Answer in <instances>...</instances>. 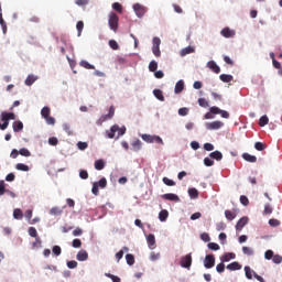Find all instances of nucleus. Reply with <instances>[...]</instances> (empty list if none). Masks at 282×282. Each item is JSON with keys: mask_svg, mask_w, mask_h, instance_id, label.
<instances>
[{"mask_svg": "<svg viewBox=\"0 0 282 282\" xmlns=\"http://www.w3.org/2000/svg\"><path fill=\"white\" fill-rule=\"evenodd\" d=\"M51 113H52V109H50V107L47 106L43 107L41 110V116L46 121V124L55 126L56 119L54 117H51L50 116Z\"/></svg>", "mask_w": 282, "mask_h": 282, "instance_id": "nucleus-1", "label": "nucleus"}, {"mask_svg": "<svg viewBox=\"0 0 282 282\" xmlns=\"http://www.w3.org/2000/svg\"><path fill=\"white\" fill-rule=\"evenodd\" d=\"M120 19L118 18V14L116 12H110L109 19H108V25L112 32H118V23Z\"/></svg>", "mask_w": 282, "mask_h": 282, "instance_id": "nucleus-2", "label": "nucleus"}, {"mask_svg": "<svg viewBox=\"0 0 282 282\" xmlns=\"http://www.w3.org/2000/svg\"><path fill=\"white\" fill-rule=\"evenodd\" d=\"M141 138L144 142H148V144H153V142L156 144H164V141L160 135L142 134Z\"/></svg>", "mask_w": 282, "mask_h": 282, "instance_id": "nucleus-3", "label": "nucleus"}, {"mask_svg": "<svg viewBox=\"0 0 282 282\" xmlns=\"http://www.w3.org/2000/svg\"><path fill=\"white\" fill-rule=\"evenodd\" d=\"M98 188H107V178L102 177L100 181L93 184L91 193L93 195H99Z\"/></svg>", "mask_w": 282, "mask_h": 282, "instance_id": "nucleus-4", "label": "nucleus"}, {"mask_svg": "<svg viewBox=\"0 0 282 282\" xmlns=\"http://www.w3.org/2000/svg\"><path fill=\"white\" fill-rule=\"evenodd\" d=\"M205 127L208 131H217L221 129V127H224V122L221 121L207 122Z\"/></svg>", "mask_w": 282, "mask_h": 282, "instance_id": "nucleus-5", "label": "nucleus"}, {"mask_svg": "<svg viewBox=\"0 0 282 282\" xmlns=\"http://www.w3.org/2000/svg\"><path fill=\"white\" fill-rule=\"evenodd\" d=\"M191 265H193V256L188 253L181 259V267L186 268L188 270L191 269Z\"/></svg>", "mask_w": 282, "mask_h": 282, "instance_id": "nucleus-6", "label": "nucleus"}, {"mask_svg": "<svg viewBox=\"0 0 282 282\" xmlns=\"http://www.w3.org/2000/svg\"><path fill=\"white\" fill-rule=\"evenodd\" d=\"M204 267L207 270H210V268H215V256L207 254L204 260Z\"/></svg>", "mask_w": 282, "mask_h": 282, "instance_id": "nucleus-7", "label": "nucleus"}, {"mask_svg": "<svg viewBox=\"0 0 282 282\" xmlns=\"http://www.w3.org/2000/svg\"><path fill=\"white\" fill-rule=\"evenodd\" d=\"M133 10H134L137 17H139V19H141V17L147 13V8H144V7H143L142 4H140V3H135V4L133 6Z\"/></svg>", "mask_w": 282, "mask_h": 282, "instance_id": "nucleus-8", "label": "nucleus"}, {"mask_svg": "<svg viewBox=\"0 0 282 282\" xmlns=\"http://www.w3.org/2000/svg\"><path fill=\"white\" fill-rule=\"evenodd\" d=\"M248 224V217H242L238 220V223L236 224V230H238L239 232H241V230H243V228L246 227V225Z\"/></svg>", "mask_w": 282, "mask_h": 282, "instance_id": "nucleus-9", "label": "nucleus"}, {"mask_svg": "<svg viewBox=\"0 0 282 282\" xmlns=\"http://www.w3.org/2000/svg\"><path fill=\"white\" fill-rule=\"evenodd\" d=\"M162 199H166L167 202H180V196H177V194L167 193L162 195Z\"/></svg>", "mask_w": 282, "mask_h": 282, "instance_id": "nucleus-10", "label": "nucleus"}, {"mask_svg": "<svg viewBox=\"0 0 282 282\" xmlns=\"http://www.w3.org/2000/svg\"><path fill=\"white\" fill-rule=\"evenodd\" d=\"M207 67L210 68L214 74H219L221 72V68L219 67V65H217L215 61H209L207 63Z\"/></svg>", "mask_w": 282, "mask_h": 282, "instance_id": "nucleus-11", "label": "nucleus"}, {"mask_svg": "<svg viewBox=\"0 0 282 282\" xmlns=\"http://www.w3.org/2000/svg\"><path fill=\"white\" fill-rule=\"evenodd\" d=\"M77 261H87L89 259V253L84 249L79 250L76 256Z\"/></svg>", "mask_w": 282, "mask_h": 282, "instance_id": "nucleus-12", "label": "nucleus"}, {"mask_svg": "<svg viewBox=\"0 0 282 282\" xmlns=\"http://www.w3.org/2000/svg\"><path fill=\"white\" fill-rule=\"evenodd\" d=\"M221 36H225V39H232L235 36V31L230 30V28H225L220 32Z\"/></svg>", "mask_w": 282, "mask_h": 282, "instance_id": "nucleus-13", "label": "nucleus"}, {"mask_svg": "<svg viewBox=\"0 0 282 282\" xmlns=\"http://www.w3.org/2000/svg\"><path fill=\"white\" fill-rule=\"evenodd\" d=\"M147 242H148V246L151 250H153L155 248V236L153 234H150L148 237H147Z\"/></svg>", "mask_w": 282, "mask_h": 282, "instance_id": "nucleus-14", "label": "nucleus"}, {"mask_svg": "<svg viewBox=\"0 0 282 282\" xmlns=\"http://www.w3.org/2000/svg\"><path fill=\"white\" fill-rule=\"evenodd\" d=\"M17 116L13 112H2L1 113V120H7L8 122L10 120H15Z\"/></svg>", "mask_w": 282, "mask_h": 282, "instance_id": "nucleus-15", "label": "nucleus"}, {"mask_svg": "<svg viewBox=\"0 0 282 282\" xmlns=\"http://www.w3.org/2000/svg\"><path fill=\"white\" fill-rule=\"evenodd\" d=\"M36 80H39V77L34 76V75H29L24 82V84L28 87H32V85H34V83H36Z\"/></svg>", "mask_w": 282, "mask_h": 282, "instance_id": "nucleus-16", "label": "nucleus"}, {"mask_svg": "<svg viewBox=\"0 0 282 282\" xmlns=\"http://www.w3.org/2000/svg\"><path fill=\"white\" fill-rule=\"evenodd\" d=\"M115 115H116V108H115L113 106H111V107L109 108L108 115L102 116V117H101V120H102V121H105V120H111V118H113Z\"/></svg>", "mask_w": 282, "mask_h": 282, "instance_id": "nucleus-17", "label": "nucleus"}, {"mask_svg": "<svg viewBox=\"0 0 282 282\" xmlns=\"http://www.w3.org/2000/svg\"><path fill=\"white\" fill-rule=\"evenodd\" d=\"M181 56H187V54H195V47L186 46L185 48L181 50Z\"/></svg>", "mask_w": 282, "mask_h": 282, "instance_id": "nucleus-18", "label": "nucleus"}, {"mask_svg": "<svg viewBox=\"0 0 282 282\" xmlns=\"http://www.w3.org/2000/svg\"><path fill=\"white\" fill-rule=\"evenodd\" d=\"M242 160H245L246 162H250L251 164H254V162H257V156L251 155L250 153H243Z\"/></svg>", "mask_w": 282, "mask_h": 282, "instance_id": "nucleus-19", "label": "nucleus"}, {"mask_svg": "<svg viewBox=\"0 0 282 282\" xmlns=\"http://www.w3.org/2000/svg\"><path fill=\"white\" fill-rule=\"evenodd\" d=\"M209 158H212V160H217V162H220V160H224V154H221L220 151H214L209 154Z\"/></svg>", "mask_w": 282, "mask_h": 282, "instance_id": "nucleus-20", "label": "nucleus"}, {"mask_svg": "<svg viewBox=\"0 0 282 282\" xmlns=\"http://www.w3.org/2000/svg\"><path fill=\"white\" fill-rule=\"evenodd\" d=\"M182 91H184V80L181 79L175 84L174 93L182 94Z\"/></svg>", "mask_w": 282, "mask_h": 282, "instance_id": "nucleus-21", "label": "nucleus"}, {"mask_svg": "<svg viewBox=\"0 0 282 282\" xmlns=\"http://www.w3.org/2000/svg\"><path fill=\"white\" fill-rule=\"evenodd\" d=\"M129 250V247H123L120 251L116 253L117 262L120 263V260L124 257V252Z\"/></svg>", "mask_w": 282, "mask_h": 282, "instance_id": "nucleus-22", "label": "nucleus"}, {"mask_svg": "<svg viewBox=\"0 0 282 282\" xmlns=\"http://www.w3.org/2000/svg\"><path fill=\"white\" fill-rule=\"evenodd\" d=\"M225 217L228 219V221H232L237 217V213L227 209L225 210Z\"/></svg>", "mask_w": 282, "mask_h": 282, "instance_id": "nucleus-23", "label": "nucleus"}, {"mask_svg": "<svg viewBox=\"0 0 282 282\" xmlns=\"http://www.w3.org/2000/svg\"><path fill=\"white\" fill-rule=\"evenodd\" d=\"M235 253H225L221 258L220 261L223 263H228V261H231V259H235Z\"/></svg>", "mask_w": 282, "mask_h": 282, "instance_id": "nucleus-24", "label": "nucleus"}, {"mask_svg": "<svg viewBox=\"0 0 282 282\" xmlns=\"http://www.w3.org/2000/svg\"><path fill=\"white\" fill-rule=\"evenodd\" d=\"M116 133H118V124H115L110 128V131H108L107 135L110 139L116 138Z\"/></svg>", "mask_w": 282, "mask_h": 282, "instance_id": "nucleus-25", "label": "nucleus"}, {"mask_svg": "<svg viewBox=\"0 0 282 282\" xmlns=\"http://www.w3.org/2000/svg\"><path fill=\"white\" fill-rule=\"evenodd\" d=\"M245 274L247 279L251 280L252 275L254 276L257 272H254V270H252L250 267H245Z\"/></svg>", "mask_w": 282, "mask_h": 282, "instance_id": "nucleus-26", "label": "nucleus"}, {"mask_svg": "<svg viewBox=\"0 0 282 282\" xmlns=\"http://www.w3.org/2000/svg\"><path fill=\"white\" fill-rule=\"evenodd\" d=\"M13 131L15 133H19V131H23V122L21 121H14L13 122Z\"/></svg>", "mask_w": 282, "mask_h": 282, "instance_id": "nucleus-27", "label": "nucleus"}, {"mask_svg": "<svg viewBox=\"0 0 282 282\" xmlns=\"http://www.w3.org/2000/svg\"><path fill=\"white\" fill-rule=\"evenodd\" d=\"M153 94L158 100H160L161 102H164V94L162 93L161 89H154Z\"/></svg>", "mask_w": 282, "mask_h": 282, "instance_id": "nucleus-28", "label": "nucleus"}, {"mask_svg": "<svg viewBox=\"0 0 282 282\" xmlns=\"http://www.w3.org/2000/svg\"><path fill=\"white\" fill-rule=\"evenodd\" d=\"M227 270H230V271L241 270V264H239V262H231L227 265Z\"/></svg>", "mask_w": 282, "mask_h": 282, "instance_id": "nucleus-29", "label": "nucleus"}, {"mask_svg": "<svg viewBox=\"0 0 282 282\" xmlns=\"http://www.w3.org/2000/svg\"><path fill=\"white\" fill-rule=\"evenodd\" d=\"M219 78H220V80L223 82V83H232V75H228V74H221L220 76H219Z\"/></svg>", "mask_w": 282, "mask_h": 282, "instance_id": "nucleus-30", "label": "nucleus"}, {"mask_svg": "<svg viewBox=\"0 0 282 282\" xmlns=\"http://www.w3.org/2000/svg\"><path fill=\"white\" fill-rule=\"evenodd\" d=\"M132 149L133 151H140V149H142V141H140L139 139L134 140L132 143Z\"/></svg>", "mask_w": 282, "mask_h": 282, "instance_id": "nucleus-31", "label": "nucleus"}, {"mask_svg": "<svg viewBox=\"0 0 282 282\" xmlns=\"http://www.w3.org/2000/svg\"><path fill=\"white\" fill-rule=\"evenodd\" d=\"M188 195L192 199H197V197H199V192L197 191V188H189Z\"/></svg>", "mask_w": 282, "mask_h": 282, "instance_id": "nucleus-32", "label": "nucleus"}, {"mask_svg": "<svg viewBox=\"0 0 282 282\" xmlns=\"http://www.w3.org/2000/svg\"><path fill=\"white\" fill-rule=\"evenodd\" d=\"M80 67H84L85 69H96V66L89 64V62L83 59L80 63H79Z\"/></svg>", "mask_w": 282, "mask_h": 282, "instance_id": "nucleus-33", "label": "nucleus"}, {"mask_svg": "<svg viewBox=\"0 0 282 282\" xmlns=\"http://www.w3.org/2000/svg\"><path fill=\"white\" fill-rule=\"evenodd\" d=\"M159 219L160 221H164L165 219H169V210L163 209L159 213Z\"/></svg>", "mask_w": 282, "mask_h": 282, "instance_id": "nucleus-34", "label": "nucleus"}, {"mask_svg": "<svg viewBox=\"0 0 282 282\" xmlns=\"http://www.w3.org/2000/svg\"><path fill=\"white\" fill-rule=\"evenodd\" d=\"M126 261H127L128 265H133V263H135V257H133V254H131V253H127Z\"/></svg>", "mask_w": 282, "mask_h": 282, "instance_id": "nucleus-35", "label": "nucleus"}, {"mask_svg": "<svg viewBox=\"0 0 282 282\" xmlns=\"http://www.w3.org/2000/svg\"><path fill=\"white\" fill-rule=\"evenodd\" d=\"M50 215H63V209L61 207H52L50 210Z\"/></svg>", "mask_w": 282, "mask_h": 282, "instance_id": "nucleus-36", "label": "nucleus"}, {"mask_svg": "<svg viewBox=\"0 0 282 282\" xmlns=\"http://www.w3.org/2000/svg\"><path fill=\"white\" fill-rule=\"evenodd\" d=\"M95 169H96V171H102V169H105V161L97 160L95 162Z\"/></svg>", "mask_w": 282, "mask_h": 282, "instance_id": "nucleus-37", "label": "nucleus"}, {"mask_svg": "<svg viewBox=\"0 0 282 282\" xmlns=\"http://www.w3.org/2000/svg\"><path fill=\"white\" fill-rule=\"evenodd\" d=\"M15 169H17V171H23V172L30 171V166H28V165H25L23 163H18L15 165Z\"/></svg>", "mask_w": 282, "mask_h": 282, "instance_id": "nucleus-38", "label": "nucleus"}, {"mask_svg": "<svg viewBox=\"0 0 282 282\" xmlns=\"http://www.w3.org/2000/svg\"><path fill=\"white\" fill-rule=\"evenodd\" d=\"M84 28H85V22L78 21L77 24H76L78 36H80L83 34Z\"/></svg>", "mask_w": 282, "mask_h": 282, "instance_id": "nucleus-39", "label": "nucleus"}, {"mask_svg": "<svg viewBox=\"0 0 282 282\" xmlns=\"http://www.w3.org/2000/svg\"><path fill=\"white\" fill-rule=\"evenodd\" d=\"M13 217H14V219H23V212L19 208L14 209Z\"/></svg>", "mask_w": 282, "mask_h": 282, "instance_id": "nucleus-40", "label": "nucleus"}, {"mask_svg": "<svg viewBox=\"0 0 282 282\" xmlns=\"http://www.w3.org/2000/svg\"><path fill=\"white\" fill-rule=\"evenodd\" d=\"M268 122H270V119L268 118V116H262L259 120V126L260 127H265V124H268Z\"/></svg>", "mask_w": 282, "mask_h": 282, "instance_id": "nucleus-41", "label": "nucleus"}, {"mask_svg": "<svg viewBox=\"0 0 282 282\" xmlns=\"http://www.w3.org/2000/svg\"><path fill=\"white\" fill-rule=\"evenodd\" d=\"M20 155H23V158H30V155H32V152H30V150H28L26 148H22L19 151Z\"/></svg>", "mask_w": 282, "mask_h": 282, "instance_id": "nucleus-42", "label": "nucleus"}, {"mask_svg": "<svg viewBox=\"0 0 282 282\" xmlns=\"http://www.w3.org/2000/svg\"><path fill=\"white\" fill-rule=\"evenodd\" d=\"M254 150L256 151H265V144L263 142H256Z\"/></svg>", "mask_w": 282, "mask_h": 282, "instance_id": "nucleus-43", "label": "nucleus"}, {"mask_svg": "<svg viewBox=\"0 0 282 282\" xmlns=\"http://www.w3.org/2000/svg\"><path fill=\"white\" fill-rule=\"evenodd\" d=\"M243 254H247L248 257H252L254 254V251L250 247H242Z\"/></svg>", "mask_w": 282, "mask_h": 282, "instance_id": "nucleus-44", "label": "nucleus"}, {"mask_svg": "<svg viewBox=\"0 0 282 282\" xmlns=\"http://www.w3.org/2000/svg\"><path fill=\"white\" fill-rule=\"evenodd\" d=\"M29 235H30V237H33L34 239L39 238V232L36 231V228H34V227L29 228Z\"/></svg>", "mask_w": 282, "mask_h": 282, "instance_id": "nucleus-45", "label": "nucleus"}, {"mask_svg": "<svg viewBox=\"0 0 282 282\" xmlns=\"http://www.w3.org/2000/svg\"><path fill=\"white\" fill-rule=\"evenodd\" d=\"M63 129L67 133V135H74V131H72V127L68 123H64Z\"/></svg>", "mask_w": 282, "mask_h": 282, "instance_id": "nucleus-46", "label": "nucleus"}, {"mask_svg": "<svg viewBox=\"0 0 282 282\" xmlns=\"http://www.w3.org/2000/svg\"><path fill=\"white\" fill-rule=\"evenodd\" d=\"M269 225L272 228H276L278 226H281V221L279 219L272 218V219L269 220Z\"/></svg>", "mask_w": 282, "mask_h": 282, "instance_id": "nucleus-47", "label": "nucleus"}, {"mask_svg": "<svg viewBox=\"0 0 282 282\" xmlns=\"http://www.w3.org/2000/svg\"><path fill=\"white\" fill-rule=\"evenodd\" d=\"M149 70L150 72H158V62L151 61L149 64Z\"/></svg>", "mask_w": 282, "mask_h": 282, "instance_id": "nucleus-48", "label": "nucleus"}, {"mask_svg": "<svg viewBox=\"0 0 282 282\" xmlns=\"http://www.w3.org/2000/svg\"><path fill=\"white\" fill-rule=\"evenodd\" d=\"M112 9H115L116 12H119V14H122V4H120V2L112 3Z\"/></svg>", "mask_w": 282, "mask_h": 282, "instance_id": "nucleus-49", "label": "nucleus"}, {"mask_svg": "<svg viewBox=\"0 0 282 282\" xmlns=\"http://www.w3.org/2000/svg\"><path fill=\"white\" fill-rule=\"evenodd\" d=\"M152 53L154 54V56H156V58H160V56H162V52L160 51V46H152Z\"/></svg>", "mask_w": 282, "mask_h": 282, "instance_id": "nucleus-50", "label": "nucleus"}, {"mask_svg": "<svg viewBox=\"0 0 282 282\" xmlns=\"http://www.w3.org/2000/svg\"><path fill=\"white\" fill-rule=\"evenodd\" d=\"M105 276L111 279L112 282H120V278L118 275H113L111 273H105Z\"/></svg>", "mask_w": 282, "mask_h": 282, "instance_id": "nucleus-51", "label": "nucleus"}, {"mask_svg": "<svg viewBox=\"0 0 282 282\" xmlns=\"http://www.w3.org/2000/svg\"><path fill=\"white\" fill-rule=\"evenodd\" d=\"M163 184L166 186H175V182L169 177H163Z\"/></svg>", "mask_w": 282, "mask_h": 282, "instance_id": "nucleus-52", "label": "nucleus"}, {"mask_svg": "<svg viewBox=\"0 0 282 282\" xmlns=\"http://www.w3.org/2000/svg\"><path fill=\"white\" fill-rule=\"evenodd\" d=\"M61 252H63V249H61L59 246L53 247V254H55V257H61Z\"/></svg>", "mask_w": 282, "mask_h": 282, "instance_id": "nucleus-53", "label": "nucleus"}, {"mask_svg": "<svg viewBox=\"0 0 282 282\" xmlns=\"http://www.w3.org/2000/svg\"><path fill=\"white\" fill-rule=\"evenodd\" d=\"M198 105H199V107H204V108L209 107L208 101L206 100V98H199L198 99Z\"/></svg>", "mask_w": 282, "mask_h": 282, "instance_id": "nucleus-54", "label": "nucleus"}, {"mask_svg": "<svg viewBox=\"0 0 282 282\" xmlns=\"http://www.w3.org/2000/svg\"><path fill=\"white\" fill-rule=\"evenodd\" d=\"M274 257V251L272 250H267L265 253H264V258L270 261V259H273Z\"/></svg>", "mask_w": 282, "mask_h": 282, "instance_id": "nucleus-55", "label": "nucleus"}, {"mask_svg": "<svg viewBox=\"0 0 282 282\" xmlns=\"http://www.w3.org/2000/svg\"><path fill=\"white\" fill-rule=\"evenodd\" d=\"M48 144H51V147H56L58 144V139L56 137H51L48 139Z\"/></svg>", "mask_w": 282, "mask_h": 282, "instance_id": "nucleus-56", "label": "nucleus"}, {"mask_svg": "<svg viewBox=\"0 0 282 282\" xmlns=\"http://www.w3.org/2000/svg\"><path fill=\"white\" fill-rule=\"evenodd\" d=\"M79 177H80L82 180H88L89 173L87 172V170H82V171L79 172Z\"/></svg>", "mask_w": 282, "mask_h": 282, "instance_id": "nucleus-57", "label": "nucleus"}, {"mask_svg": "<svg viewBox=\"0 0 282 282\" xmlns=\"http://www.w3.org/2000/svg\"><path fill=\"white\" fill-rule=\"evenodd\" d=\"M109 46L111 47V50H119V45L118 42H116V40H110L109 41Z\"/></svg>", "mask_w": 282, "mask_h": 282, "instance_id": "nucleus-58", "label": "nucleus"}, {"mask_svg": "<svg viewBox=\"0 0 282 282\" xmlns=\"http://www.w3.org/2000/svg\"><path fill=\"white\" fill-rule=\"evenodd\" d=\"M240 203L242 204V206H248V204H250V200L247 198L246 195H241Z\"/></svg>", "mask_w": 282, "mask_h": 282, "instance_id": "nucleus-59", "label": "nucleus"}, {"mask_svg": "<svg viewBox=\"0 0 282 282\" xmlns=\"http://www.w3.org/2000/svg\"><path fill=\"white\" fill-rule=\"evenodd\" d=\"M72 246H73V248H80V246H83V241H80V239L76 238L73 240Z\"/></svg>", "mask_w": 282, "mask_h": 282, "instance_id": "nucleus-60", "label": "nucleus"}, {"mask_svg": "<svg viewBox=\"0 0 282 282\" xmlns=\"http://www.w3.org/2000/svg\"><path fill=\"white\" fill-rule=\"evenodd\" d=\"M204 164H205V166H214L215 161H213L210 158H205Z\"/></svg>", "mask_w": 282, "mask_h": 282, "instance_id": "nucleus-61", "label": "nucleus"}, {"mask_svg": "<svg viewBox=\"0 0 282 282\" xmlns=\"http://www.w3.org/2000/svg\"><path fill=\"white\" fill-rule=\"evenodd\" d=\"M207 247L209 248V250H219L220 248L216 242H209Z\"/></svg>", "mask_w": 282, "mask_h": 282, "instance_id": "nucleus-62", "label": "nucleus"}, {"mask_svg": "<svg viewBox=\"0 0 282 282\" xmlns=\"http://www.w3.org/2000/svg\"><path fill=\"white\" fill-rule=\"evenodd\" d=\"M200 239H202V241H205L207 243L208 241H210V236L206 232H203L200 235Z\"/></svg>", "mask_w": 282, "mask_h": 282, "instance_id": "nucleus-63", "label": "nucleus"}, {"mask_svg": "<svg viewBox=\"0 0 282 282\" xmlns=\"http://www.w3.org/2000/svg\"><path fill=\"white\" fill-rule=\"evenodd\" d=\"M272 261L273 263H276V264L282 263V257L279 254H275L273 256Z\"/></svg>", "mask_w": 282, "mask_h": 282, "instance_id": "nucleus-64", "label": "nucleus"}]
</instances>
